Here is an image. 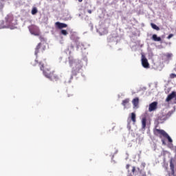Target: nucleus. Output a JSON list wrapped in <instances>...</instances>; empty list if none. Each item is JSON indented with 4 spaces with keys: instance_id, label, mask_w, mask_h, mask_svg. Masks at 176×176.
Instances as JSON below:
<instances>
[{
    "instance_id": "obj_15",
    "label": "nucleus",
    "mask_w": 176,
    "mask_h": 176,
    "mask_svg": "<svg viewBox=\"0 0 176 176\" xmlns=\"http://www.w3.org/2000/svg\"><path fill=\"white\" fill-rule=\"evenodd\" d=\"M130 118H131V120H132L133 122V124H135V122H137V119H136L137 116L135 115V113H131Z\"/></svg>"
},
{
    "instance_id": "obj_21",
    "label": "nucleus",
    "mask_w": 176,
    "mask_h": 176,
    "mask_svg": "<svg viewBox=\"0 0 176 176\" xmlns=\"http://www.w3.org/2000/svg\"><path fill=\"white\" fill-rule=\"evenodd\" d=\"M74 63H75V60H74V58L69 57V63L70 67H72V64H74Z\"/></svg>"
},
{
    "instance_id": "obj_14",
    "label": "nucleus",
    "mask_w": 176,
    "mask_h": 176,
    "mask_svg": "<svg viewBox=\"0 0 176 176\" xmlns=\"http://www.w3.org/2000/svg\"><path fill=\"white\" fill-rule=\"evenodd\" d=\"M6 21L7 23V24H10L12 23V21H13V15H8L6 17Z\"/></svg>"
},
{
    "instance_id": "obj_12",
    "label": "nucleus",
    "mask_w": 176,
    "mask_h": 176,
    "mask_svg": "<svg viewBox=\"0 0 176 176\" xmlns=\"http://www.w3.org/2000/svg\"><path fill=\"white\" fill-rule=\"evenodd\" d=\"M176 97V93L175 91H173L170 94H169L166 99V101H167V102H168V101H171V100H173V98H175Z\"/></svg>"
},
{
    "instance_id": "obj_13",
    "label": "nucleus",
    "mask_w": 176,
    "mask_h": 176,
    "mask_svg": "<svg viewBox=\"0 0 176 176\" xmlns=\"http://www.w3.org/2000/svg\"><path fill=\"white\" fill-rule=\"evenodd\" d=\"M151 39L154 41V42H162V38L157 36V34H153Z\"/></svg>"
},
{
    "instance_id": "obj_27",
    "label": "nucleus",
    "mask_w": 176,
    "mask_h": 176,
    "mask_svg": "<svg viewBox=\"0 0 176 176\" xmlns=\"http://www.w3.org/2000/svg\"><path fill=\"white\" fill-rule=\"evenodd\" d=\"M141 166H142V167H143V168H145V166H146V164H145V162H142L141 164Z\"/></svg>"
},
{
    "instance_id": "obj_20",
    "label": "nucleus",
    "mask_w": 176,
    "mask_h": 176,
    "mask_svg": "<svg viewBox=\"0 0 176 176\" xmlns=\"http://www.w3.org/2000/svg\"><path fill=\"white\" fill-rule=\"evenodd\" d=\"M36 13H38V9L36 8V7H34L32 10V14L35 15L36 14Z\"/></svg>"
},
{
    "instance_id": "obj_16",
    "label": "nucleus",
    "mask_w": 176,
    "mask_h": 176,
    "mask_svg": "<svg viewBox=\"0 0 176 176\" xmlns=\"http://www.w3.org/2000/svg\"><path fill=\"white\" fill-rule=\"evenodd\" d=\"M142 129H145L146 127V118H143L142 119Z\"/></svg>"
},
{
    "instance_id": "obj_9",
    "label": "nucleus",
    "mask_w": 176,
    "mask_h": 176,
    "mask_svg": "<svg viewBox=\"0 0 176 176\" xmlns=\"http://www.w3.org/2000/svg\"><path fill=\"white\" fill-rule=\"evenodd\" d=\"M55 27L56 28H58V30H63V28H67V27H68V25L64 23L56 22Z\"/></svg>"
},
{
    "instance_id": "obj_24",
    "label": "nucleus",
    "mask_w": 176,
    "mask_h": 176,
    "mask_svg": "<svg viewBox=\"0 0 176 176\" xmlns=\"http://www.w3.org/2000/svg\"><path fill=\"white\" fill-rule=\"evenodd\" d=\"M174 36V34H170L168 35V36L167 37V39H171V38H173Z\"/></svg>"
},
{
    "instance_id": "obj_17",
    "label": "nucleus",
    "mask_w": 176,
    "mask_h": 176,
    "mask_svg": "<svg viewBox=\"0 0 176 176\" xmlns=\"http://www.w3.org/2000/svg\"><path fill=\"white\" fill-rule=\"evenodd\" d=\"M126 170H127V173H128V174H127V175L126 176H133V172H130V164H126Z\"/></svg>"
},
{
    "instance_id": "obj_3",
    "label": "nucleus",
    "mask_w": 176,
    "mask_h": 176,
    "mask_svg": "<svg viewBox=\"0 0 176 176\" xmlns=\"http://www.w3.org/2000/svg\"><path fill=\"white\" fill-rule=\"evenodd\" d=\"M153 133L154 135H156V137H160V138H163V137L164 138H167L168 142L170 144L173 142V139H171L170 135H168V133L163 129H155L153 130Z\"/></svg>"
},
{
    "instance_id": "obj_2",
    "label": "nucleus",
    "mask_w": 176,
    "mask_h": 176,
    "mask_svg": "<svg viewBox=\"0 0 176 176\" xmlns=\"http://www.w3.org/2000/svg\"><path fill=\"white\" fill-rule=\"evenodd\" d=\"M44 50H46V46L42 43H39L35 48L34 54L36 58L31 63L32 67H36L37 64L41 61L38 59V54L43 53Z\"/></svg>"
},
{
    "instance_id": "obj_18",
    "label": "nucleus",
    "mask_w": 176,
    "mask_h": 176,
    "mask_svg": "<svg viewBox=\"0 0 176 176\" xmlns=\"http://www.w3.org/2000/svg\"><path fill=\"white\" fill-rule=\"evenodd\" d=\"M151 26L152 27V28L153 30H155L156 31H160V28H159L157 25H156V24L151 23Z\"/></svg>"
},
{
    "instance_id": "obj_10",
    "label": "nucleus",
    "mask_w": 176,
    "mask_h": 176,
    "mask_svg": "<svg viewBox=\"0 0 176 176\" xmlns=\"http://www.w3.org/2000/svg\"><path fill=\"white\" fill-rule=\"evenodd\" d=\"M142 65L144 68H149V63H148V59L144 56L142 58Z\"/></svg>"
},
{
    "instance_id": "obj_23",
    "label": "nucleus",
    "mask_w": 176,
    "mask_h": 176,
    "mask_svg": "<svg viewBox=\"0 0 176 176\" xmlns=\"http://www.w3.org/2000/svg\"><path fill=\"white\" fill-rule=\"evenodd\" d=\"M170 78H171V79H174V78H176V74H170Z\"/></svg>"
},
{
    "instance_id": "obj_11",
    "label": "nucleus",
    "mask_w": 176,
    "mask_h": 176,
    "mask_svg": "<svg viewBox=\"0 0 176 176\" xmlns=\"http://www.w3.org/2000/svg\"><path fill=\"white\" fill-rule=\"evenodd\" d=\"M132 104L133 105L134 109L138 108V105L140 104V98L138 97H136L134 99H133Z\"/></svg>"
},
{
    "instance_id": "obj_30",
    "label": "nucleus",
    "mask_w": 176,
    "mask_h": 176,
    "mask_svg": "<svg viewBox=\"0 0 176 176\" xmlns=\"http://www.w3.org/2000/svg\"><path fill=\"white\" fill-rule=\"evenodd\" d=\"M83 0H78V2H82Z\"/></svg>"
},
{
    "instance_id": "obj_26",
    "label": "nucleus",
    "mask_w": 176,
    "mask_h": 176,
    "mask_svg": "<svg viewBox=\"0 0 176 176\" xmlns=\"http://www.w3.org/2000/svg\"><path fill=\"white\" fill-rule=\"evenodd\" d=\"M72 96H74V94H67L66 97L69 98V97H72Z\"/></svg>"
},
{
    "instance_id": "obj_1",
    "label": "nucleus",
    "mask_w": 176,
    "mask_h": 176,
    "mask_svg": "<svg viewBox=\"0 0 176 176\" xmlns=\"http://www.w3.org/2000/svg\"><path fill=\"white\" fill-rule=\"evenodd\" d=\"M38 65H40V69L41 71H43V75L45 78H47L48 79H50V80H55L57 81L60 78H58V76L56 74V72L54 70L52 69V67L50 66L47 65V63L45 62H42V60H40L38 63Z\"/></svg>"
},
{
    "instance_id": "obj_7",
    "label": "nucleus",
    "mask_w": 176,
    "mask_h": 176,
    "mask_svg": "<svg viewBox=\"0 0 176 176\" xmlns=\"http://www.w3.org/2000/svg\"><path fill=\"white\" fill-rule=\"evenodd\" d=\"M171 116V112H168V113H162L159 116H158V120L160 122V123H164Z\"/></svg>"
},
{
    "instance_id": "obj_28",
    "label": "nucleus",
    "mask_w": 176,
    "mask_h": 176,
    "mask_svg": "<svg viewBox=\"0 0 176 176\" xmlns=\"http://www.w3.org/2000/svg\"><path fill=\"white\" fill-rule=\"evenodd\" d=\"M162 142L163 145H166V142L164 141V139L162 140Z\"/></svg>"
},
{
    "instance_id": "obj_22",
    "label": "nucleus",
    "mask_w": 176,
    "mask_h": 176,
    "mask_svg": "<svg viewBox=\"0 0 176 176\" xmlns=\"http://www.w3.org/2000/svg\"><path fill=\"white\" fill-rule=\"evenodd\" d=\"M60 34L61 35H64L65 36L68 35V32H67V30H60Z\"/></svg>"
},
{
    "instance_id": "obj_19",
    "label": "nucleus",
    "mask_w": 176,
    "mask_h": 176,
    "mask_svg": "<svg viewBox=\"0 0 176 176\" xmlns=\"http://www.w3.org/2000/svg\"><path fill=\"white\" fill-rule=\"evenodd\" d=\"M129 102H130V99L126 98L125 100H122V105H123V107H126V105H127V104H129Z\"/></svg>"
},
{
    "instance_id": "obj_4",
    "label": "nucleus",
    "mask_w": 176,
    "mask_h": 176,
    "mask_svg": "<svg viewBox=\"0 0 176 176\" xmlns=\"http://www.w3.org/2000/svg\"><path fill=\"white\" fill-rule=\"evenodd\" d=\"M170 170L168 173V176H176V160H170Z\"/></svg>"
},
{
    "instance_id": "obj_5",
    "label": "nucleus",
    "mask_w": 176,
    "mask_h": 176,
    "mask_svg": "<svg viewBox=\"0 0 176 176\" xmlns=\"http://www.w3.org/2000/svg\"><path fill=\"white\" fill-rule=\"evenodd\" d=\"M131 173L133 175L138 176H146V172L144 169L140 168H135V166H132Z\"/></svg>"
},
{
    "instance_id": "obj_8",
    "label": "nucleus",
    "mask_w": 176,
    "mask_h": 176,
    "mask_svg": "<svg viewBox=\"0 0 176 176\" xmlns=\"http://www.w3.org/2000/svg\"><path fill=\"white\" fill-rule=\"evenodd\" d=\"M157 109V102H153L148 106V111L153 112Z\"/></svg>"
},
{
    "instance_id": "obj_31",
    "label": "nucleus",
    "mask_w": 176,
    "mask_h": 176,
    "mask_svg": "<svg viewBox=\"0 0 176 176\" xmlns=\"http://www.w3.org/2000/svg\"><path fill=\"white\" fill-rule=\"evenodd\" d=\"M171 145H173V144H169V146H171Z\"/></svg>"
},
{
    "instance_id": "obj_29",
    "label": "nucleus",
    "mask_w": 176,
    "mask_h": 176,
    "mask_svg": "<svg viewBox=\"0 0 176 176\" xmlns=\"http://www.w3.org/2000/svg\"><path fill=\"white\" fill-rule=\"evenodd\" d=\"M87 12H88V13H89V14H91V12H91V10H88Z\"/></svg>"
},
{
    "instance_id": "obj_6",
    "label": "nucleus",
    "mask_w": 176,
    "mask_h": 176,
    "mask_svg": "<svg viewBox=\"0 0 176 176\" xmlns=\"http://www.w3.org/2000/svg\"><path fill=\"white\" fill-rule=\"evenodd\" d=\"M29 31L32 35L35 36H39L41 35V32L39 31V28L35 25H31L28 27Z\"/></svg>"
},
{
    "instance_id": "obj_25",
    "label": "nucleus",
    "mask_w": 176,
    "mask_h": 176,
    "mask_svg": "<svg viewBox=\"0 0 176 176\" xmlns=\"http://www.w3.org/2000/svg\"><path fill=\"white\" fill-rule=\"evenodd\" d=\"M166 57H167L168 58H170L173 57V54H168L166 55Z\"/></svg>"
}]
</instances>
